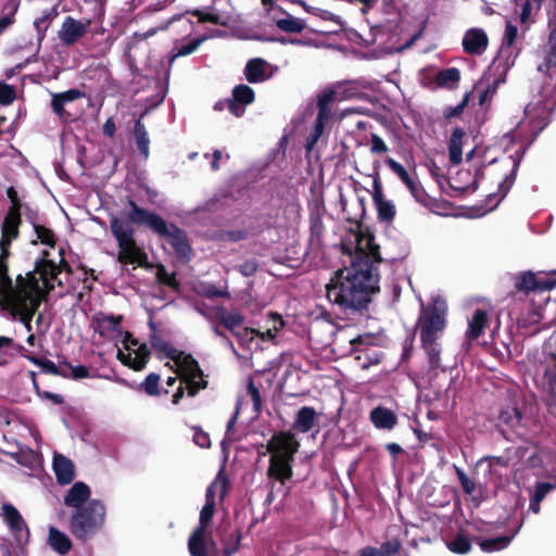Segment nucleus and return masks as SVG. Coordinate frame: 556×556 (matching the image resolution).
<instances>
[{
  "label": "nucleus",
  "mask_w": 556,
  "mask_h": 556,
  "mask_svg": "<svg viewBox=\"0 0 556 556\" xmlns=\"http://www.w3.org/2000/svg\"><path fill=\"white\" fill-rule=\"evenodd\" d=\"M34 230L36 232L37 239L45 245H48L50 248H54L56 245V238L55 233L52 229L47 228L43 225H38L34 227Z\"/></svg>",
  "instance_id": "53"
},
{
  "label": "nucleus",
  "mask_w": 556,
  "mask_h": 556,
  "mask_svg": "<svg viewBox=\"0 0 556 556\" xmlns=\"http://www.w3.org/2000/svg\"><path fill=\"white\" fill-rule=\"evenodd\" d=\"M254 100V90L245 84H240L233 87L231 98L227 99V109L233 116L241 117L245 113V106Z\"/></svg>",
  "instance_id": "12"
},
{
  "label": "nucleus",
  "mask_w": 556,
  "mask_h": 556,
  "mask_svg": "<svg viewBox=\"0 0 556 556\" xmlns=\"http://www.w3.org/2000/svg\"><path fill=\"white\" fill-rule=\"evenodd\" d=\"M56 480L61 485L71 483L75 478L73 462L62 454H54L52 463Z\"/></svg>",
  "instance_id": "23"
},
{
  "label": "nucleus",
  "mask_w": 556,
  "mask_h": 556,
  "mask_svg": "<svg viewBox=\"0 0 556 556\" xmlns=\"http://www.w3.org/2000/svg\"><path fill=\"white\" fill-rule=\"evenodd\" d=\"M520 527H521V525L516 530H514L511 532V534H509V535H502V536L484 539V540L478 538L477 543L479 544L480 548L484 553H493V552H498V551L505 549L506 547L509 546L513 539L519 531Z\"/></svg>",
  "instance_id": "34"
},
{
  "label": "nucleus",
  "mask_w": 556,
  "mask_h": 556,
  "mask_svg": "<svg viewBox=\"0 0 556 556\" xmlns=\"http://www.w3.org/2000/svg\"><path fill=\"white\" fill-rule=\"evenodd\" d=\"M110 229L117 241L119 252L117 260L122 264H138L143 266L147 263V254L137 247L134 233L135 230L125 220L118 217L110 219Z\"/></svg>",
  "instance_id": "4"
},
{
  "label": "nucleus",
  "mask_w": 556,
  "mask_h": 556,
  "mask_svg": "<svg viewBox=\"0 0 556 556\" xmlns=\"http://www.w3.org/2000/svg\"><path fill=\"white\" fill-rule=\"evenodd\" d=\"M446 326L444 312L437 306L422 307L418 318L420 341L439 339Z\"/></svg>",
  "instance_id": "7"
},
{
  "label": "nucleus",
  "mask_w": 556,
  "mask_h": 556,
  "mask_svg": "<svg viewBox=\"0 0 556 556\" xmlns=\"http://www.w3.org/2000/svg\"><path fill=\"white\" fill-rule=\"evenodd\" d=\"M86 93L79 89L72 88L63 92L52 94L51 109L52 112L63 122L71 119V114L65 110L67 103L85 98Z\"/></svg>",
  "instance_id": "16"
},
{
  "label": "nucleus",
  "mask_w": 556,
  "mask_h": 556,
  "mask_svg": "<svg viewBox=\"0 0 556 556\" xmlns=\"http://www.w3.org/2000/svg\"><path fill=\"white\" fill-rule=\"evenodd\" d=\"M91 490L89 485L83 481L75 482L64 496V505L75 509L86 507L90 500Z\"/></svg>",
  "instance_id": "22"
},
{
  "label": "nucleus",
  "mask_w": 556,
  "mask_h": 556,
  "mask_svg": "<svg viewBox=\"0 0 556 556\" xmlns=\"http://www.w3.org/2000/svg\"><path fill=\"white\" fill-rule=\"evenodd\" d=\"M489 43L485 31L481 28L468 29L463 38V49L471 55H481Z\"/></svg>",
  "instance_id": "20"
},
{
  "label": "nucleus",
  "mask_w": 556,
  "mask_h": 556,
  "mask_svg": "<svg viewBox=\"0 0 556 556\" xmlns=\"http://www.w3.org/2000/svg\"><path fill=\"white\" fill-rule=\"evenodd\" d=\"M346 222L356 225L355 253H349V266L334 271L326 285V295L341 312L363 314L367 311L371 296L380 291L379 264L382 256L375 235L368 228L363 230L361 220L346 217Z\"/></svg>",
  "instance_id": "1"
},
{
  "label": "nucleus",
  "mask_w": 556,
  "mask_h": 556,
  "mask_svg": "<svg viewBox=\"0 0 556 556\" xmlns=\"http://www.w3.org/2000/svg\"><path fill=\"white\" fill-rule=\"evenodd\" d=\"M7 197L11 202V206L9 207L8 213L22 214V210L25 204L21 202L18 193L14 187L11 186L7 189Z\"/></svg>",
  "instance_id": "56"
},
{
  "label": "nucleus",
  "mask_w": 556,
  "mask_h": 556,
  "mask_svg": "<svg viewBox=\"0 0 556 556\" xmlns=\"http://www.w3.org/2000/svg\"><path fill=\"white\" fill-rule=\"evenodd\" d=\"M23 349L12 338L0 336V366L9 365Z\"/></svg>",
  "instance_id": "39"
},
{
  "label": "nucleus",
  "mask_w": 556,
  "mask_h": 556,
  "mask_svg": "<svg viewBox=\"0 0 556 556\" xmlns=\"http://www.w3.org/2000/svg\"><path fill=\"white\" fill-rule=\"evenodd\" d=\"M316 418L317 413L314 407L302 406L296 413L292 429L301 433H307L315 426Z\"/></svg>",
  "instance_id": "30"
},
{
  "label": "nucleus",
  "mask_w": 556,
  "mask_h": 556,
  "mask_svg": "<svg viewBox=\"0 0 556 556\" xmlns=\"http://www.w3.org/2000/svg\"><path fill=\"white\" fill-rule=\"evenodd\" d=\"M300 443L291 431H278L267 442L266 450L271 455H279L285 458L294 459Z\"/></svg>",
  "instance_id": "10"
},
{
  "label": "nucleus",
  "mask_w": 556,
  "mask_h": 556,
  "mask_svg": "<svg viewBox=\"0 0 556 556\" xmlns=\"http://www.w3.org/2000/svg\"><path fill=\"white\" fill-rule=\"evenodd\" d=\"M460 81V72L456 67H448L438 72L434 83L438 88L454 90Z\"/></svg>",
  "instance_id": "36"
},
{
  "label": "nucleus",
  "mask_w": 556,
  "mask_h": 556,
  "mask_svg": "<svg viewBox=\"0 0 556 556\" xmlns=\"http://www.w3.org/2000/svg\"><path fill=\"white\" fill-rule=\"evenodd\" d=\"M266 62L261 58H254L248 61L244 67L245 79L251 84L263 83L266 79Z\"/></svg>",
  "instance_id": "38"
},
{
  "label": "nucleus",
  "mask_w": 556,
  "mask_h": 556,
  "mask_svg": "<svg viewBox=\"0 0 556 556\" xmlns=\"http://www.w3.org/2000/svg\"><path fill=\"white\" fill-rule=\"evenodd\" d=\"M538 286V277L532 271H525L520 274L515 281V288L518 291H525L526 293L530 291H536Z\"/></svg>",
  "instance_id": "48"
},
{
  "label": "nucleus",
  "mask_w": 556,
  "mask_h": 556,
  "mask_svg": "<svg viewBox=\"0 0 556 556\" xmlns=\"http://www.w3.org/2000/svg\"><path fill=\"white\" fill-rule=\"evenodd\" d=\"M22 214L7 213L4 216L1 232L11 236V238H18L20 226L22 224Z\"/></svg>",
  "instance_id": "45"
},
{
  "label": "nucleus",
  "mask_w": 556,
  "mask_h": 556,
  "mask_svg": "<svg viewBox=\"0 0 556 556\" xmlns=\"http://www.w3.org/2000/svg\"><path fill=\"white\" fill-rule=\"evenodd\" d=\"M372 200L377 210L378 219L382 223L391 224L396 214L395 205L384 199L379 179L374 180Z\"/></svg>",
  "instance_id": "18"
},
{
  "label": "nucleus",
  "mask_w": 556,
  "mask_h": 556,
  "mask_svg": "<svg viewBox=\"0 0 556 556\" xmlns=\"http://www.w3.org/2000/svg\"><path fill=\"white\" fill-rule=\"evenodd\" d=\"M227 528H230L229 521L220 525L217 528V534L223 545V555L232 556L239 551L242 535L239 530H236L235 532H231L229 535H226Z\"/></svg>",
  "instance_id": "25"
},
{
  "label": "nucleus",
  "mask_w": 556,
  "mask_h": 556,
  "mask_svg": "<svg viewBox=\"0 0 556 556\" xmlns=\"http://www.w3.org/2000/svg\"><path fill=\"white\" fill-rule=\"evenodd\" d=\"M207 531L194 528L188 539L190 556H212L206 548Z\"/></svg>",
  "instance_id": "33"
},
{
  "label": "nucleus",
  "mask_w": 556,
  "mask_h": 556,
  "mask_svg": "<svg viewBox=\"0 0 556 556\" xmlns=\"http://www.w3.org/2000/svg\"><path fill=\"white\" fill-rule=\"evenodd\" d=\"M371 424L377 429L392 430L397 425V416L393 410L383 406H377L369 414Z\"/></svg>",
  "instance_id": "26"
},
{
  "label": "nucleus",
  "mask_w": 556,
  "mask_h": 556,
  "mask_svg": "<svg viewBox=\"0 0 556 556\" xmlns=\"http://www.w3.org/2000/svg\"><path fill=\"white\" fill-rule=\"evenodd\" d=\"M172 361L175 363L176 368L170 364L166 363V366L169 367L174 372H176L179 378L181 377H204V372L199 365V362L188 353L184 351H177Z\"/></svg>",
  "instance_id": "14"
},
{
  "label": "nucleus",
  "mask_w": 556,
  "mask_h": 556,
  "mask_svg": "<svg viewBox=\"0 0 556 556\" xmlns=\"http://www.w3.org/2000/svg\"><path fill=\"white\" fill-rule=\"evenodd\" d=\"M149 326L151 328V333L149 334V342L151 348L156 352L157 357L163 359L164 357L172 359L174 355L177 353V349L168 344L165 340L156 331L155 324L150 320Z\"/></svg>",
  "instance_id": "28"
},
{
  "label": "nucleus",
  "mask_w": 556,
  "mask_h": 556,
  "mask_svg": "<svg viewBox=\"0 0 556 556\" xmlns=\"http://www.w3.org/2000/svg\"><path fill=\"white\" fill-rule=\"evenodd\" d=\"M143 115H144V113H142L140 115V117L135 122L132 134H134L136 146L140 152V154L144 159H148L149 153H150V150H149L150 139H149L146 126L141 122V117Z\"/></svg>",
  "instance_id": "40"
},
{
  "label": "nucleus",
  "mask_w": 556,
  "mask_h": 556,
  "mask_svg": "<svg viewBox=\"0 0 556 556\" xmlns=\"http://www.w3.org/2000/svg\"><path fill=\"white\" fill-rule=\"evenodd\" d=\"M155 277L160 285L166 286L175 291H178L180 288V282L176 277V273H168L162 264L157 265Z\"/></svg>",
  "instance_id": "47"
},
{
  "label": "nucleus",
  "mask_w": 556,
  "mask_h": 556,
  "mask_svg": "<svg viewBox=\"0 0 556 556\" xmlns=\"http://www.w3.org/2000/svg\"><path fill=\"white\" fill-rule=\"evenodd\" d=\"M182 383H186V390L188 392V395L193 397L195 396L200 390H204L207 388V380L204 379V377H181L180 378Z\"/></svg>",
  "instance_id": "52"
},
{
  "label": "nucleus",
  "mask_w": 556,
  "mask_h": 556,
  "mask_svg": "<svg viewBox=\"0 0 556 556\" xmlns=\"http://www.w3.org/2000/svg\"><path fill=\"white\" fill-rule=\"evenodd\" d=\"M438 340L439 339L421 341V348L425 350L428 356L429 367L433 370L441 367V346Z\"/></svg>",
  "instance_id": "43"
},
{
  "label": "nucleus",
  "mask_w": 556,
  "mask_h": 556,
  "mask_svg": "<svg viewBox=\"0 0 556 556\" xmlns=\"http://www.w3.org/2000/svg\"><path fill=\"white\" fill-rule=\"evenodd\" d=\"M58 4L46 9L41 12L40 16L36 17L33 25L36 30V36L39 42L46 38V34L51 26L52 22L58 17Z\"/></svg>",
  "instance_id": "31"
},
{
  "label": "nucleus",
  "mask_w": 556,
  "mask_h": 556,
  "mask_svg": "<svg viewBox=\"0 0 556 556\" xmlns=\"http://www.w3.org/2000/svg\"><path fill=\"white\" fill-rule=\"evenodd\" d=\"M36 267L25 275H17L15 281L12 280V295L14 299L34 300L45 299L43 288L39 285V277Z\"/></svg>",
  "instance_id": "8"
},
{
  "label": "nucleus",
  "mask_w": 556,
  "mask_h": 556,
  "mask_svg": "<svg viewBox=\"0 0 556 556\" xmlns=\"http://www.w3.org/2000/svg\"><path fill=\"white\" fill-rule=\"evenodd\" d=\"M160 379L161 378L159 374L151 372L140 383L138 390L144 392L149 396H157L161 394Z\"/></svg>",
  "instance_id": "49"
},
{
  "label": "nucleus",
  "mask_w": 556,
  "mask_h": 556,
  "mask_svg": "<svg viewBox=\"0 0 556 556\" xmlns=\"http://www.w3.org/2000/svg\"><path fill=\"white\" fill-rule=\"evenodd\" d=\"M206 40V36H200L191 39L187 43L175 41L173 49L168 55V66L172 67L177 58L187 56L198 50V48Z\"/></svg>",
  "instance_id": "32"
},
{
  "label": "nucleus",
  "mask_w": 556,
  "mask_h": 556,
  "mask_svg": "<svg viewBox=\"0 0 556 556\" xmlns=\"http://www.w3.org/2000/svg\"><path fill=\"white\" fill-rule=\"evenodd\" d=\"M518 35V28L511 22H507L505 26V34L502 41V48L510 47L516 40Z\"/></svg>",
  "instance_id": "64"
},
{
  "label": "nucleus",
  "mask_w": 556,
  "mask_h": 556,
  "mask_svg": "<svg viewBox=\"0 0 556 556\" xmlns=\"http://www.w3.org/2000/svg\"><path fill=\"white\" fill-rule=\"evenodd\" d=\"M294 459L281 457L279 455H271L269 459V466L267 469V476L269 479L279 481L285 484L286 481L290 480L293 475L292 463Z\"/></svg>",
  "instance_id": "21"
},
{
  "label": "nucleus",
  "mask_w": 556,
  "mask_h": 556,
  "mask_svg": "<svg viewBox=\"0 0 556 556\" xmlns=\"http://www.w3.org/2000/svg\"><path fill=\"white\" fill-rule=\"evenodd\" d=\"M106 507L101 500L92 498L86 507L72 511L68 530L75 540L86 543L92 540L103 528Z\"/></svg>",
  "instance_id": "3"
},
{
  "label": "nucleus",
  "mask_w": 556,
  "mask_h": 556,
  "mask_svg": "<svg viewBox=\"0 0 556 556\" xmlns=\"http://www.w3.org/2000/svg\"><path fill=\"white\" fill-rule=\"evenodd\" d=\"M447 547L455 554H467L471 549V541L463 533H457L453 540L447 542Z\"/></svg>",
  "instance_id": "50"
},
{
  "label": "nucleus",
  "mask_w": 556,
  "mask_h": 556,
  "mask_svg": "<svg viewBox=\"0 0 556 556\" xmlns=\"http://www.w3.org/2000/svg\"><path fill=\"white\" fill-rule=\"evenodd\" d=\"M466 138L464 129L457 127L453 130L448 142V156L453 165H458L463 160V144Z\"/></svg>",
  "instance_id": "35"
},
{
  "label": "nucleus",
  "mask_w": 556,
  "mask_h": 556,
  "mask_svg": "<svg viewBox=\"0 0 556 556\" xmlns=\"http://www.w3.org/2000/svg\"><path fill=\"white\" fill-rule=\"evenodd\" d=\"M49 252L43 251L42 257L36 262V270L38 271L39 279L43 283L45 296L54 290L53 280H58L60 268L56 264L48 260Z\"/></svg>",
  "instance_id": "17"
},
{
  "label": "nucleus",
  "mask_w": 556,
  "mask_h": 556,
  "mask_svg": "<svg viewBox=\"0 0 556 556\" xmlns=\"http://www.w3.org/2000/svg\"><path fill=\"white\" fill-rule=\"evenodd\" d=\"M509 159L511 160L513 167H511L509 174L506 175L505 179L498 185L500 197L496 200V202L491 206V210H494L501 203V201L504 200V198L508 194V192L510 191L511 187L515 184L517 172H518L519 165H520V161L513 156H510Z\"/></svg>",
  "instance_id": "41"
},
{
  "label": "nucleus",
  "mask_w": 556,
  "mask_h": 556,
  "mask_svg": "<svg viewBox=\"0 0 556 556\" xmlns=\"http://www.w3.org/2000/svg\"><path fill=\"white\" fill-rule=\"evenodd\" d=\"M215 320L225 329L229 330L233 336H238L236 331L244 324V317L239 311H227L225 307H217L215 312Z\"/></svg>",
  "instance_id": "24"
},
{
  "label": "nucleus",
  "mask_w": 556,
  "mask_h": 556,
  "mask_svg": "<svg viewBox=\"0 0 556 556\" xmlns=\"http://www.w3.org/2000/svg\"><path fill=\"white\" fill-rule=\"evenodd\" d=\"M132 352H137L141 355L140 361H137L134 364V370L140 371V370L144 369L150 359V355H151V352H150L147 343L139 344L136 350H132Z\"/></svg>",
  "instance_id": "58"
},
{
  "label": "nucleus",
  "mask_w": 556,
  "mask_h": 556,
  "mask_svg": "<svg viewBox=\"0 0 556 556\" xmlns=\"http://www.w3.org/2000/svg\"><path fill=\"white\" fill-rule=\"evenodd\" d=\"M127 204L130 207L128 220L138 226H146L153 233L164 239L174 250L176 258L182 264L190 262L192 248L189 243L186 231L176 224L167 223L155 212L140 207L131 198H127Z\"/></svg>",
  "instance_id": "2"
},
{
  "label": "nucleus",
  "mask_w": 556,
  "mask_h": 556,
  "mask_svg": "<svg viewBox=\"0 0 556 556\" xmlns=\"http://www.w3.org/2000/svg\"><path fill=\"white\" fill-rule=\"evenodd\" d=\"M354 354L355 359L359 363L363 369H367L372 365L379 364L382 358V353L372 351L371 349H365Z\"/></svg>",
  "instance_id": "46"
},
{
  "label": "nucleus",
  "mask_w": 556,
  "mask_h": 556,
  "mask_svg": "<svg viewBox=\"0 0 556 556\" xmlns=\"http://www.w3.org/2000/svg\"><path fill=\"white\" fill-rule=\"evenodd\" d=\"M247 390L253 402V409L255 413L262 410V396L258 388L254 384L253 380H250L247 386Z\"/></svg>",
  "instance_id": "60"
},
{
  "label": "nucleus",
  "mask_w": 556,
  "mask_h": 556,
  "mask_svg": "<svg viewBox=\"0 0 556 556\" xmlns=\"http://www.w3.org/2000/svg\"><path fill=\"white\" fill-rule=\"evenodd\" d=\"M1 509L3 520L9 526L17 543H26L29 538V530L18 509L9 503L3 504Z\"/></svg>",
  "instance_id": "11"
},
{
  "label": "nucleus",
  "mask_w": 556,
  "mask_h": 556,
  "mask_svg": "<svg viewBox=\"0 0 556 556\" xmlns=\"http://www.w3.org/2000/svg\"><path fill=\"white\" fill-rule=\"evenodd\" d=\"M456 475L462 485L463 491L471 495L475 492L476 483L466 475V472L459 468H456Z\"/></svg>",
  "instance_id": "62"
},
{
  "label": "nucleus",
  "mask_w": 556,
  "mask_h": 556,
  "mask_svg": "<svg viewBox=\"0 0 556 556\" xmlns=\"http://www.w3.org/2000/svg\"><path fill=\"white\" fill-rule=\"evenodd\" d=\"M488 325V313L482 308L475 311L471 319L468 323V329L466 331V341L471 343L484 333V329Z\"/></svg>",
  "instance_id": "29"
},
{
  "label": "nucleus",
  "mask_w": 556,
  "mask_h": 556,
  "mask_svg": "<svg viewBox=\"0 0 556 556\" xmlns=\"http://www.w3.org/2000/svg\"><path fill=\"white\" fill-rule=\"evenodd\" d=\"M229 486V479L224 466H222L214 479L207 486L205 492V504L200 511L199 523L195 527L200 530L208 531L215 513V497L218 495L219 501L223 502L227 495Z\"/></svg>",
  "instance_id": "5"
},
{
  "label": "nucleus",
  "mask_w": 556,
  "mask_h": 556,
  "mask_svg": "<svg viewBox=\"0 0 556 556\" xmlns=\"http://www.w3.org/2000/svg\"><path fill=\"white\" fill-rule=\"evenodd\" d=\"M337 100V92L332 88L324 89L317 96V117L314 123V127L312 132L306 138V149L311 151L314 146L317 143L319 138L323 136L325 131L326 125L332 117V110L330 104Z\"/></svg>",
  "instance_id": "6"
},
{
  "label": "nucleus",
  "mask_w": 556,
  "mask_h": 556,
  "mask_svg": "<svg viewBox=\"0 0 556 556\" xmlns=\"http://www.w3.org/2000/svg\"><path fill=\"white\" fill-rule=\"evenodd\" d=\"M40 368L46 374H49L52 376H60L63 378H70V374L67 371L61 369L58 365H55L52 361H50L48 358H42Z\"/></svg>",
  "instance_id": "59"
},
{
  "label": "nucleus",
  "mask_w": 556,
  "mask_h": 556,
  "mask_svg": "<svg viewBox=\"0 0 556 556\" xmlns=\"http://www.w3.org/2000/svg\"><path fill=\"white\" fill-rule=\"evenodd\" d=\"M374 341L375 338L370 333L359 334L350 341L351 352L357 353L358 351L370 349L374 345Z\"/></svg>",
  "instance_id": "54"
},
{
  "label": "nucleus",
  "mask_w": 556,
  "mask_h": 556,
  "mask_svg": "<svg viewBox=\"0 0 556 556\" xmlns=\"http://www.w3.org/2000/svg\"><path fill=\"white\" fill-rule=\"evenodd\" d=\"M279 11V16L273 15V22L280 30L288 34H300L305 29L306 25L303 20L294 17L287 11Z\"/></svg>",
  "instance_id": "27"
},
{
  "label": "nucleus",
  "mask_w": 556,
  "mask_h": 556,
  "mask_svg": "<svg viewBox=\"0 0 556 556\" xmlns=\"http://www.w3.org/2000/svg\"><path fill=\"white\" fill-rule=\"evenodd\" d=\"M20 8V0H8L0 12V35L15 23V15Z\"/></svg>",
  "instance_id": "42"
},
{
  "label": "nucleus",
  "mask_w": 556,
  "mask_h": 556,
  "mask_svg": "<svg viewBox=\"0 0 556 556\" xmlns=\"http://www.w3.org/2000/svg\"><path fill=\"white\" fill-rule=\"evenodd\" d=\"M468 100H469V93H466L464 99L462 100L460 103H458L457 105L455 106H447L444 112H443V116L446 118V119H451L453 117H458L463 114L467 103H468Z\"/></svg>",
  "instance_id": "61"
},
{
  "label": "nucleus",
  "mask_w": 556,
  "mask_h": 556,
  "mask_svg": "<svg viewBox=\"0 0 556 556\" xmlns=\"http://www.w3.org/2000/svg\"><path fill=\"white\" fill-rule=\"evenodd\" d=\"M189 14L195 16L198 18L199 23H211V24L220 25V26L227 25V22L223 21L222 17L219 16V14L212 13L206 10L195 9V10H188L182 14L174 15L166 22L165 25L161 26L160 29H166L170 25H174L177 23L180 25V28L185 33V36H190L191 33L193 31V22L186 17V15H189Z\"/></svg>",
  "instance_id": "9"
},
{
  "label": "nucleus",
  "mask_w": 556,
  "mask_h": 556,
  "mask_svg": "<svg viewBox=\"0 0 556 556\" xmlns=\"http://www.w3.org/2000/svg\"><path fill=\"white\" fill-rule=\"evenodd\" d=\"M100 333L119 331L122 316L102 315L98 319Z\"/></svg>",
  "instance_id": "51"
},
{
  "label": "nucleus",
  "mask_w": 556,
  "mask_h": 556,
  "mask_svg": "<svg viewBox=\"0 0 556 556\" xmlns=\"http://www.w3.org/2000/svg\"><path fill=\"white\" fill-rule=\"evenodd\" d=\"M12 278L9 275V260H0V286L1 290L4 288L12 289Z\"/></svg>",
  "instance_id": "63"
},
{
  "label": "nucleus",
  "mask_w": 556,
  "mask_h": 556,
  "mask_svg": "<svg viewBox=\"0 0 556 556\" xmlns=\"http://www.w3.org/2000/svg\"><path fill=\"white\" fill-rule=\"evenodd\" d=\"M401 548L402 542L397 538H392L378 547V554L379 556H394L400 553Z\"/></svg>",
  "instance_id": "55"
},
{
  "label": "nucleus",
  "mask_w": 556,
  "mask_h": 556,
  "mask_svg": "<svg viewBox=\"0 0 556 556\" xmlns=\"http://www.w3.org/2000/svg\"><path fill=\"white\" fill-rule=\"evenodd\" d=\"M16 99V91L12 85L0 83V104L9 105Z\"/></svg>",
  "instance_id": "57"
},
{
  "label": "nucleus",
  "mask_w": 556,
  "mask_h": 556,
  "mask_svg": "<svg viewBox=\"0 0 556 556\" xmlns=\"http://www.w3.org/2000/svg\"><path fill=\"white\" fill-rule=\"evenodd\" d=\"M389 168L399 176L402 182L409 189L412 195L420 203H425L426 192L424 188L417 184L407 173L402 164L393 160L392 157H388L386 160Z\"/></svg>",
  "instance_id": "19"
},
{
  "label": "nucleus",
  "mask_w": 556,
  "mask_h": 556,
  "mask_svg": "<svg viewBox=\"0 0 556 556\" xmlns=\"http://www.w3.org/2000/svg\"><path fill=\"white\" fill-rule=\"evenodd\" d=\"M48 541L52 549H54L60 555L68 554L73 547L72 541L68 538V535L54 527H51L49 529Z\"/></svg>",
  "instance_id": "37"
},
{
  "label": "nucleus",
  "mask_w": 556,
  "mask_h": 556,
  "mask_svg": "<svg viewBox=\"0 0 556 556\" xmlns=\"http://www.w3.org/2000/svg\"><path fill=\"white\" fill-rule=\"evenodd\" d=\"M89 25V20L81 22L72 16H66L59 30V38L63 45L73 46L87 34Z\"/></svg>",
  "instance_id": "15"
},
{
  "label": "nucleus",
  "mask_w": 556,
  "mask_h": 556,
  "mask_svg": "<svg viewBox=\"0 0 556 556\" xmlns=\"http://www.w3.org/2000/svg\"><path fill=\"white\" fill-rule=\"evenodd\" d=\"M522 413L517 406H508L500 412L498 420L510 429H516L520 426Z\"/></svg>",
  "instance_id": "44"
},
{
  "label": "nucleus",
  "mask_w": 556,
  "mask_h": 556,
  "mask_svg": "<svg viewBox=\"0 0 556 556\" xmlns=\"http://www.w3.org/2000/svg\"><path fill=\"white\" fill-rule=\"evenodd\" d=\"M41 304V299L34 300H23V299H13L11 306L12 308L8 309V314L16 319L18 318L21 323L24 324L26 329L31 330V320L39 309Z\"/></svg>",
  "instance_id": "13"
}]
</instances>
